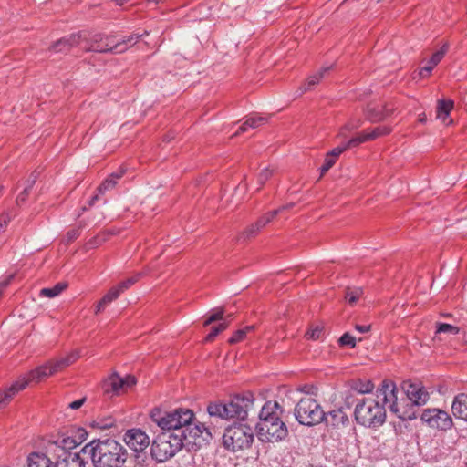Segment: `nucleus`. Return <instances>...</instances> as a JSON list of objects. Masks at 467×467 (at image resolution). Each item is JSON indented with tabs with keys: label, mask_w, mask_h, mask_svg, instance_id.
I'll return each mask as SVG.
<instances>
[{
	"label": "nucleus",
	"mask_w": 467,
	"mask_h": 467,
	"mask_svg": "<svg viewBox=\"0 0 467 467\" xmlns=\"http://www.w3.org/2000/svg\"><path fill=\"white\" fill-rule=\"evenodd\" d=\"M150 419L161 430L180 431L182 446L188 445L202 447L212 439L209 429L201 422H196L193 411L186 408H178L171 411L154 408L150 411Z\"/></svg>",
	"instance_id": "f257e3e1"
},
{
	"label": "nucleus",
	"mask_w": 467,
	"mask_h": 467,
	"mask_svg": "<svg viewBox=\"0 0 467 467\" xmlns=\"http://www.w3.org/2000/svg\"><path fill=\"white\" fill-rule=\"evenodd\" d=\"M384 403H389V410L402 420L416 419L415 406H420L427 402L428 392L417 384H410L406 389V398L398 399V389L391 380H383L380 389Z\"/></svg>",
	"instance_id": "f03ea898"
},
{
	"label": "nucleus",
	"mask_w": 467,
	"mask_h": 467,
	"mask_svg": "<svg viewBox=\"0 0 467 467\" xmlns=\"http://www.w3.org/2000/svg\"><path fill=\"white\" fill-rule=\"evenodd\" d=\"M79 355L78 352H71L66 357L51 359L43 365L36 367L26 374L20 377L9 388L0 390V408L8 404L12 398L20 390L26 389L30 383H39L47 378L61 371L65 368L74 363Z\"/></svg>",
	"instance_id": "7ed1b4c3"
},
{
	"label": "nucleus",
	"mask_w": 467,
	"mask_h": 467,
	"mask_svg": "<svg viewBox=\"0 0 467 467\" xmlns=\"http://www.w3.org/2000/svg\"><path fill=\"white\" fill-rule=\"evenodd\" d=\"M80 452L89 456L93 467H124L129 458L125 446L113 439H94Z\"/></svg>",
	"instance_id": "20e7f679"
},
{
	"label": "nucleus",
	"mask_w": 467,
	"mask_h": 467,
	"mask_svg": "<svg viewBox=\"0 0 467 467\" xmlns=\"http://www.w3.org/2000/svg\"><path fill=\"white\" fill-rule=\"evenodd\" d=\"M281 407L276 401H266L259 413L256 425L258 439L263 442H277L284 440L288 430L280 419Z\"/></svg>",
	"instance_id": "39448f33"
},
{
	"label": "nucleus",
	"mask_w": 467,
	"mask_h": 467,
	"mask_svg": "<svg viewBox=\"0 0 467 467\" xmlns=\"http://www.w3.org/2000/svg\"><path fill=\"white\" fill-rule=\"evenodd\" d=\"M254 398L251 392L237 394L232 397L228 402L214 401L207 406V412L211 417L222 420L238 419L245 420L248 411L254 405Z\"/></svg>",
	"instance_id": "423d86ee"
},
{
	"label": "nucleus",
	"mask_w": 467,
	"mask_h": 467,
	"mask_svg": "<svg viewBox=\"0 0 467 467\" xmlns=\"http://www.w3.org/2000/svg\"><path fill=\"white\" fill-rule=\"evenodd\" d=\"M377 390V397H381V401L372 398H362L358 400L354 410L356 421L367 428H378L386 421L385 405L389 407V403H384L383 395Z\"/></svg>",
	"instance_id": "0eeeda50"
},
{
	"label": "nucleus",
	"mask_w": 467,
	"mask_h": 467,
	"mask_svg": "<svg viewBox=\"0 0 467 467\" xmlns=\"http://www.w3.org/2000/svg\"><path fill=\"white\" fill-rule=\"evenodd\" d=\"M254 441V430L245 423H234L225 428L223 444L232 452L245 451L251 448Z\"/></svg>",
	"instance_id": "6e6552de"
},
{
	"label": "nucleus",
	"mask_w": 467,
	"mask_h": 467,
	"mask_svg": "<svg viewBox=\"0 0 467 467\" xmlns=\"http://www.w3.org/2000/svg\"><path fill=\"white\" fill-rule=\"evenodd\" d=\"M165 431L156 436L150 447L151 457L157 462L168 461L182 448V441L179 435L171 431Z\"/></svg>",
	"instance_id": "1a4fd4ad"
},
{
	"label": "nucleus",
	"mask_w": 467,
	"mask_h": 467,
	"mask_svg": "<svg viewBox=\"0 0 467 467\" xmlns=\"http://www.w3.org/2000/svg\"><path fill=\"white\" fill-rule=\"evenodd\" d=\"M294 415L301 425L314 426L323 422L325 411L316 399L305 396L296 403Z\"/></svg>",
	"instance_id": "9d476101"
},
{
	"label": "nucleus",
	"mask_w": 467,
	"mask_h": 467,
	"mask_svg": "<svg viewBox=\"0 0 467 467\" xmlns=\"http://www.w3.org/2000/svg\"><path fill=\"white\" fill-rule=\"evenodd\" d=\"M124 441L134 451L136 463L144 466L147 460L145 450L150 445L149 436L140 429H131L124 434Z\"/></svg>",
	"instance_id": "9b49d317"
},
{
	"label": "nucleus",
	"mask_w": 467,
	"mask_h": 467,
	"mask_svg": "<svg viewBox=\"0 0 467 467\" xmlns=\"http://www.w3.org/2000/svg\"><path fill=\"white\" fill-rule=\"evenodd\" d=\"M85 440L84 435L78 441L65 433L52 437L47 441V452L57 459H61L62 454H74L73 449H76Z\"/></svg>",
	"instance_id": "f8f14e48"
},
{
	"label": "nucleus",
	"mask_w": 467,
	"mask_h": 467,
	"mask_svg": "<svg viewBox=\"0 0 467 467\" xmlns=\"http://www.w3.org/2000/svg\"><path fill=\"white\" fill-rule=\"evenodd\" d=\"M120 44H115L114 36L95 34L89 41L86 40V45L82 47L85 51L88 52H99V53H114L118 54V51L121 49Z\"/></svg>",
	"instance_id": "ddd939ff"
},
{
	"label": "nucleus",
	"mask_w": 467,
	"mask_h": 467,
	"mask_svg": "<svg viewBox=\"0 0 467 467\" xmlns=\"http://www.w3.org/2000/svg\"><path fill=\"white\" fill-rule=\"evenodd\" d=\"M420 420L431 428L441 431L450 430L452 425V419L448 412L439 409H426L423 410Z\"/></svg>",
	"instance_id": "4468645a"
},
{
	"label": "nucleus",
	"mask_w": 467,
	"mask_h": 467,
	"mask_svg": "<svg viewBox=\"0 0 467 467\" xmlns=\"http://www.w3.org/2000/svg\"><path fill=\"white\" fill-rule=\"evenodd\" d=\"M82 44V34H71L70 36H65L56 41L49 49L56 53H67L74 47L80 46Z\"/></svg>",
	"instance_id": "2eb2a0df"
},
{
	"label": "nucleus",
	"mask_w": 467,
	"mask_h": 467,
	"mask_svg": "<svg viewBox=\"0 0 467 467\" xmlns=\"http://www.w3.org/2000/svg\"><path fill=\"white\" fill-rule=\"evenodd\" d=\"M327 426L334 429H342L349 424V419L342 408L330 410L325 413V420H323Z\"/></svg>",
	"instance_id": "dca6fc26"
},
{
	"label": "nucleus",
	"mask_w": 467,
	"mask_h": 467,
	"mask_svg": "<svg viewBox=\"0 0 467 467\" xmlns=\"http://www.w3.org/2000/svg\"><path fill=\"white\" fill-rule=\"evenodd\" d=\"M83 452L77 451L74 454H62L61 459H57L54 467H87L88 462L81 456Z\"/></svg>",
	"instance_id": "f3484780"
},
{
	"label": "nucleus",
	"mask_w": 467,
	"mask_h": 467,
	"mask_svg": "<svg viewBox=\"0 0 467 467\" xmlns=\"http://www.w3.org/2000/svg\"><path fill=\"white\" fill-rule=\"evenodd\" d=\"M126 169L119 167L118 171L109 175L97 188L99 194H104L108 191L113 190L118 184L119 181L123 177Z\"/></svg>",
	"instance_id": "a211bd4d"
},
{
	"label": "nucleus",
	"mask_w": 467,
	"mask_h": 467,
	"mask_svg": "<svg viewBox=\"0 0 467 467\" xmlns=\"http://www.w3.org/2000/svg\"><path fill=\"white\" fill-rule=\"evenodd\" d=\"M123 379L117 373H113L107 379L104 380L102 388L105 393L119 395L123 389Z\"/></svg>",
	"instance_id": "6ab92c4d"
},
{
	"label": "nucleus",
	"mask_w": 467,
	"mask_h": 467,
	"mask_svg": "<svg viewBox=\"0 0 467 467\" xmlns=\"http://www.w3.org/2000/svg\"><path fill=\"white\" fill-rule=\"evenodd\" d=\"M451 412L456 418L467 421V393H460L454 397Z\"/></svg>",
	"instance_id": "aec40b11"
},
{
	"label": "nucleus",
	"mask_w": 467,
	"mask_h": 467,
	"mask_svg": "<svg viewBox=\"0 0 467 467\" xmlns=\"http://www.w3.org/2000/svg\"><path fill=\"white\" fill-rule=\"evenodd\" d=\"M392 111V109H388L387 107L368 105L366 109V116L369 121L377 122L390 116Z\"/></svg>",
	"instance_id": "412c9836"
},
{
	"label": "nucleus",
	"mask_w": 467,
	"mask_h": 467,
	"mask_svg": "<svg viewBox=\"0 0 467 467\" xmlns=\"http://www.w3.org/2000/svg\"><path fill=\"white\" fill-rule=\"evenodd\" d=\"M392 129L389 126L382 125L375 127L371 130H365L361 133H358L360 140L362 143L376 140L379 137L386 136L391 132Z\"/></svg>",
	"instance_id": "4be33fe9"
},
{
	"label": "nucleus",
	"mask_w": 467,
	"mask_h": 467,
	"mask_svg": "<svg viewBox=\"0 0 467 467\" xmlns=\"http://www.w3.org/2000/svg\"><path fill=\"white\" fill-rule=\"evenodd\" d=\"M27 467H54V465L45 453L32 452L27 457Z\"/></svg>",
	"instance_id": "5701e85b"
},
{
	"label": "nucleus",
	"mask_w": 467,
	"mask_h": 467,
	"mask_svg": "<svg viewBox=\"0 0 467 467\" xmlns=\"http://www.w3.org/2000/svg\"><path fill=\"white\" fill-rule=\"evenodd\" d=\"M267 121L265 117L261 116H247L244 123L239 127L238 130L234 134L237 136L242 132H245L248 129H255Z\"/></svg>",
	"instance_id": "b1692460"
},
{
	"label": "nucleus",
	"mask_w": 467,
	"mask_h": 467,
	"mask_svg": "<svg viewBox=\"0 0 467 467\" xmlns=\"http://www.w3.org/2000/svg\"><path fill=\"white\" fill-rule=\"evenodd\" d=\"M329 68L330 67H322L318 72L310 76L307 78L306 82L304 85H302L301 87H299V88L297 90L298 96H301L307 90H311L316 85H317L319 83V81L322 79V78L324 77V74L327 70H329Z\"/></svg>",
	"instance_id": "393cba45"
},
{
	"label": "nucleus",
	"mask_w": 467,
	"mask_h": 467,
	"mask_svg": "<svg viewBox=\"0 0 467 467\" xmlns=\"http://www.w3.org/2000/svg\"><path fill=\"white\" fill-rule=\"evenodd\" d=\"M292 204L290 205H285V206H282L278 209H275V210H273L271 212H268L266 213H265L264 215H262L255 223L254 224L256 225V227H258V229L261 231L262 229H264L269 223H271L277 214H279L280 213H282L284 210H286L287 208L291 207Z\"/></svg>",
	"instance_id": "a878e982"
},
{
	"label": "nucleus",
	"mask_w": 467,
	"mask_h": 467,
	"mask_svg": "<svg viewBox=\"0 0 467 467\" xmlns=\"http://www.w3.org/2000/svg\"><path fill=\"white\" fill-rule=\"evenodd\" d=\"M452 108H453L452 100H444V99L438 100L437 110H436L437 118L445 120V119L449 116Z\"/></svg>",
	"instance_id": "bb28decb"
},
{
	"label": "nucleus",
	"mask_w": 467,
	"mask_h": 467,
	"mask_svg": "<svg viewBox=\"0 0 467 467\" xmlns=\"http://www.w3.org/2000/svg\"><path fill=\"white\" fill-rule=\"evenodd\" d=\"M67 287V283H57L53 287H46L40 290V296L53 298L58 296L62 291Z\"/></svg>",
	"instance_id": "cd10ccee"
},
{
	"label": "nucleus",
	"mask_w": 467,
	"mask_h": 467,
	"mask_svg": "<svg viewBox=\"0 0 467 467\" xmlns=\"http://www.w3.org/2000/svg\"><path fill=\"white\" fill-rule=\"evenodd\" d=\"M142 36L140 34H130V36L124 37L122 40L115 42V44H120V51H118V53H123L125 52L129 47L134 46Z\"/></svg>",
	"instance_id": "c85d7f7f"
},
{
	"label": "nucleus",
	"mask_w": 467,
	"mask_h": 467,
	"mask_svg": "<svg viewBox=\"0 0 467 467\" xmlns=\"http://www.w3.org/2000/svg\"><path fill=\"white\" fill-rule=\"evenodd\" d=\"M362 294L363 290L360 287H348L345 290V299L349 305L353 306L358 302Z\"/></svg>",
	"instance_id": "c756f323"
},
{
	"label": "nucleus",
	"mask_w": 467,
	"mask_h": 467,
	"mask_svg": "<svg viewBox=\"0 0 467 467\" xmlns=\"http://www.w3.org/2000/svg\"><path fill=\"white\" fill-rule=\"evenodd\" d=\"M254 327H255L254 325H251V326H246L244 328L236 330L233 334V336L228 339V342L230 344H236V343L241 342L242 340L244 339L247 333L253 331L254 329Z\"/></svg>",
	"instance_id": "7c9ffc66"
},
{
	"label": "nucleus",
	"mask_w": 467,
	"mask_h": 467,
	"mask_svg": "<svg viewBox=\"0 0 467 467\" xmlns=\"http://www.w3.org/2000/svg\"><path fill=\"white\" fill-rule=\"evenodd\" d=\"M273 173L274 170L269 167L263 169L257 175L256 183L258 186L254 189V192L260 191L264 184L273 176Z\"/></svg>",
	"instance_id": "2f4dec72"
},
{
	"label": "nucleus",
	"mask_w": 467,
	"mask_h": 467,
	"mask_svg": "<svg viewBox=\"0 0 467 467\" xmlns=\"http://www.w3.org/2000/svg\"><path fill=\"white\" fill-rule=\"evenodd\" d=\"M448 50H449V44L444 43L438 51H436L435 53L432 54V56L431 57L430 60H429V64H432V66H437L441 61V59L444 57V56L446 55Z\"/></svg>",
	"instance_id": "473e14b6"
},
{
	"label": "nucleus",
	"mask_w": 467,
	"mask_h": 467,
	"mask_svg": "<svg viewBox=\"0 0 467 467\" xmlns=\"http://www.w3.org/2000/svg\"><path fill=\"white\" fill-rule=\"evenodd\" d=\"M228 327V322L223 321L217 326L211 327L210 333L206 336L205 341H213L222 331L225 330Z\"/></svg>",
	"instance_id": "72a5a7b5"
},
{
	"label": "nucleus",
	"mask_w": 467,
	"mask_h": 467,
	"mask_svg": "<svg viewBox=\"0 0 467 467\" xmlns=\"http://www.w3.org/2000/svg\"><path fill=\"white\" fill-rule=\"evenodd\" d=\"M261 231L254 223L249 225L238 237L239 241H246L256 236Z\"/></svg>",
	"instance_id": "f704fd0d"
},
{
	"label": "nucleus",
	"mask_w": 467,
	"mask_h": 467,
	"mask_svg": "<svg viewBox=\"0 0 467 467\" xmlns=\"http://www.w3.org/2000/svg\"><path fill=\"white\" fill-rule=\"evenodd\" d=\"M140 276H141V274L138 273L135 275L119 282L117 285V286L119 287V289L120 290L121 293H124L131 285H133L135 283H137L140 280Z\"/></svg>",
	"instance_id": "c9c22d12"
},
{
	"label": "nucleus",
	"mask_w": 467,
	"mask_h": 467,
	"mask_svg": "<svg viewBox=\"0 0 467 467\" xmlns=\"http://www.w3.org/2000/svg\"><path fill=\"white\" fill-rule=\"evenodd\" d=\"M460 332V328L458 327L447 324V323H437L436 325V333H450L452 335H457Z\"/></svg>",
	"instance_id": "e433bc0d"
},
{
	"label": "nucleus",
	"mask_w": 467,
	"mask_h": 467,
	"mask_svg": "<svg viewBox=\"0 0 467 467\" xmlns=\"http://www.w3.org/2000/svg\"><path fill=\"white\" fill-rule=\"evenodd\" d=\"M362 143L360 140L358 134L349 139L348 141H344L340 143L337 148L341 149L342 153L348 149L356 148Z\"/></svg>",
	"instance_id": "4c0bfd02"
},
{
	"label": "nucleus",
	"mask_w": 467,
	"mask_h": 467,
	"mask_svg": "<svg viewBox=\"0 0 467 467\" xmlns=\"http://www.w3.org/2000/svg\"><path fill=\"white\" fill-rule=\"evenodd\" d=\"M324 335V327L320 325H317L309 328V330L306 333V337L307 339L317 340L320 339Z\"/></svg>",
	"instance_id": "58836bf2"
},
{
	"label": "nucleus",
	"mask_w": 467,
	"mask_h": 467,
	"mask_svg": "<svg viewBox=\"0 0 467 467\" xmlns=\"http://www.w3.org/2000/svg\"><path fill=\"white\" fill-rule=\"evenodd\" d=\"M340 347H348L354 348L356 347V338L348 332L344 333L338 339Z\"/></svg>",
	"instance_id": "ea45409f"
},
{
	"label": "nucleus",
	"mask_w": 467,
	"mask_h": 467,
	"mask_svg": "<svg viewBox=\"0 0 467 467\" xmlns=\"http://www.w3.org/2000/svg\"><path fill=\"white\" fill-rule=\"evenodd\" d=\"M115 420L113 418L109 417L103 420H96L93 421L92 426L99 430L109 429L114 426Z\"/></svg>",
	"instance_id": "a19ab883"
},
{
	"label": "nucleus",
	"mask_w": 467,
	"mask_h": 467,
	"mask_svg": "<svg viewBox=\"0 0 467 467\" xmlns=\"http://www.w3.org/2000/svg\"><path fill=\"white\" fill-rule=\"evenodd\" d=\"M359 393L365 394L369 393L374 389V384L370 380L366 382H359L355 388Z\"/></svg>",
	"instance_id": "79ce46f5"
},
{
	"label": "nucleus",
	"mask_w": 467,
	"mask_h": 467,
	"mask_svg": "<svg viewBox=\"0 0 467 467\" xmlns=\"http://www.w3.org/2000/svg\"><path fill=\"white\" fill-rule=\"evenodd\" d=\"M223 309H220L218 311H216L215 313H213V315H211L203 323V325L206 327V326H209L210 324H212L213 322H215V321H218V320H222L223 319Z\"/></svg>",
	"instance_id": "37998d69"
},
{
	"label": "nucleus",
	"mask_w": 467,
	"mask_h": 467,
	"mask_svg": "<svg viewBox=\"0 0 467 467\" xmlns=\"http://www.w3.org/2000/svg\"><path fill=\"white\" fill-rule=\"evenodd\" d=\"M31 189L27 186H25L24 190L22 191V192L17 196L16 198V204L17 205H22L23 203L26 202L28 195H29V192H30Z\"/></svg>",
	"instance_id": "c03bdc74"
},
{
	"label": "nucleus",
	"mask_w": 467,
	"mask_h": 467,
	"mask_svg": "<svg viewBox=\"0 0 467 467\" xmlns=\"http://www.w3.org/2000/svg\"><path fill=\"white\" fill-rule=\"evenodd\" d=\"M81 232V226H78L77 228H74L67 233V240L68 243L73 242L76 240L79 235Z\"/></svg>",
	"instance_id": "a18cd8bd"
},
{
	"label": "nucleus",
	"mask_w": 467,
	"mask_h": 467,
	"mask_svg": "<svg viewBox=\"0 0 467 467\" xmlns=\"http://www.w3.org/2000/svg\"><path fill=\"white\" fill-rule=\"evenodd\" d=\"M122 379L124 382L123 383L124 390L129 388H131L132 386L136 385V383H137L136 378L134 376L128 375L125 378H122Z\"/></svg>",
	"instance_id": "49530a36"
},
{
	"label": "nucleus",
	"mask_w": 467,
	"mask_h": 467,
	"mask_svg": "<svg viewBox=\"0 0 467 467\" xmlns=\"http://www.w3.org/2000/svg\"><path fill=\"white\" fill-rule=\"evenodd\" d=\"M121 294L122 293L120 292L117 285L111 287L107 293V295L109 296L114 300H116Z\"/></svg>",
	"instance_id": "de8ad7c7"
},
{
	"label": "nucleus",
	"mask_w": 467,
	"mask_h": 467,
	"mask_svg": "<svg viewBox=\"0 0 467 467\" xmlns=\"http://www.w3.org/2000/svg\"><path fill=\"white\" fill-rule=\"evenodd\" d=\"M359 126H360V121H359V120H358V121H357L356 123H348V124H346V125L342 128V130H341V131H340L339 135H340V136H344V130H353V129H357V128H358Z\"/></svg>",
	"instance_id": "09e8293b"
},
{
	"label": "nucleus",
	"mask_w": 467,
	"mask_h": 467,
	"mask_svg": "<svg viewBox=\"0 0 467 467\" xmlns=\"http://www.w3.org/2000/svg\"><path fill=\"white\" fill-rule=\"evenodd\" d=\"M9 221L10 218L8 214L0 215V233L5 229Z\"/></svg>",
	"instance_id": "8fccbe9b"
},
{
	"label": "nucleus",
	"mask_w": 467,
	"mask_h": 467,
	"mask_svg": "<svg viewBox=\"0 0 467 467\" xmlns=\"http://www.w3.org/2000/svg\"><path fill=\"white\" fill-rule=\"evenodd\" d=\"M86 401V398H81L69 403L68 408L72 410L79 409Z\"/></svg>",
	"instance_id": "3c124183"
},
{
	"label": "nucleus",
	"mask_w": 467,
	"mask_h": 467,
	"mask_svg": "<svg viewBox=\"0 0 467 467\" xmlns=\"http://www.w3.org/2000/svg\"><path fill=\"white\" fill-rule=\"evenodd\" d=\"M431 67H422L419 71V75L420 78H427L431 74Z\"/></svg>",
	"instance_id": "603ef678"
},
{
	"label": "nucleus",
	"mask_w": 467,
	"mask_h": 467,
	"mask_svg": "<svg viewBox=\"0 0 467 467\" xmlns=\"http://www.w3.org/2000/svg\"><path fill=\"white\" fill-rule=\"evenodd\" d=\"M371 326L370 325H356L355 329L358 331L359 333H368L370 331Z\"/></svg>",
	"instance_id": "864d4df0"
},
{
	"label": "nucleus",
	"mask_w": 467,
	"mask_h": 467,
	"mask_svg": "<svg viewBox=\"0 0 467 467\" xmlns=\"http://www.w3.org/2000/svg\"><path fill=\"white\" fill-rule=\"evenodd\" d=\"M336 161H337L335 159H333V157L327 154L323 164H325L329 169H331L334 166V164L336 163Z\"/></svg>",
	"instance_id": "5fc2aeb1"
},
{
	"label": "nucleus",
	"mask_w": 467,
	"mask_h": 467,
	"mask_svg": "<svg viewBox=\"0 0 467 467\" xmlns=\"http://www.w3.org/2000/svg\"><path fill=\"white\" fill-rule=\"evenodd\" d=\"M36 179H37V174H36V172H33V173L29 176V178H28V180H27V182H26V186H27V187H29L30 189H32V188H33V186H34V184H35V182H36Z\"/></svg>",
	"instance_id": "6e6d98bb"
},
{
	"label": "nucleus",
	"mask_w": 467,
	"mask_h": 467,
	"mask_svg": "<svg viewBox=\"0 0 467 467\" xmlns=\"http://www.w3.org/2000/svg\"><path fill=\"white\" fill-rule=\"evenodd\" d=\"M341 149H338L337 147L334 148L330 151H328L327 154L333 157L337 161V159L339 157L340 154H342Z\"/></svg>",
	"instance_id": "4d7b16f0"
},
{
	"label": "nucleus",
	"mask_w": 467,
	"mask_h": 467,
	"mask_svg": "<svg viewBox=\"0 0 467 467\" xmlns=\"http://www.w3.org/2000/svg\"><path fill=\"white\" fill-rule=\"evenodd\" d=\"M107 305H105L104 303H102V300L100 299L98 303H97V306H96V308H95V314L98 315L99 313H100L101 311L104 310V308L106 307Z\"/></svg>",
	"instance_id": "13d9d810"
},
{
	"label": "nucleus",
	"mask_w": 467,
	"mask_h": 467,
	"mask_svg": "<svg viewBox=\"0 0 467 467\" xmlns=\"http://www.w3.org/2000/svg\"><path fill=\"white\" fill-rule=\"evenodd\" d=\"M102 300V303H104L105 305H109V303H111L112 301H114L113 298H111L109 296H108L107 294L101 298Z\"/></svg>",
	"instance_id": "bf43d9fd"
},
{
	"label": "nucleus",
	"mask_w": 467,
	"mask_h": 467,
	"mask_svg": "<svg viewBox=\"0 0 467 467\" xmlns=\"http://www.w3.org/2000/svg\"><path fill=\"white\" fill-rule=\"evenodd\" d=\"M99 195H100V194L98 192V193H97V194H95L93 197H91V199L88 201V205H89L90 207H91V206H93V205L95 204V202H96L97 200H99Z\"/></svg>",
	"instance_id": "052dcab7"
},
{
	"label": "nucleus",
	"mask_w": 467,
	"mask_h": 467,
	"mask_svg": "<svg viewBox=\"0 0 467 467\" xmlns=\"http://www.w3.org/2000/svg\"><path fill=\"white\" fill-rule=\"evenodd\" d=\"M330 169L326 166L325 164H323L321 167H320V175L323 176L326 172H327Z\"/></svg>",
	"instance_id": "680f3d73"
},
{
	"label": "nucleus",
	"mask_w": 467,
	"mask_h": 467,
	"mask_svg": "<svg viewBox=\"0 0 467 467\" xmlns=\"http://www.w3.org/2000/svg\"><path fill=\"white\" fill-rule=\"evenodd\" d=\"M427 120V117H426V114L425 113H422L419 116V121L420 123H425Z\"/></svg>",
	"instance_id": "e2e57ef3"
},
{
	"label": "nucleus",
	"mask_w": 467,
	"mask_h": 467,
	"mask_svg": "<svg viewBox=\"0 0 467 467\" xmlns=\"http://www.w3.org/2000/svg\"><path fill=\"white\" fill-rule=\"evenodd\" d=\"M104 240H105V238H104V237H102V236H97V237H95V238H94V243H95L96 244H100L102 241H104Z\"/></svg>",
	"instance_id": "0e129e2a"
},
{
	"label": "nucleus",
	"mask_w": 467,
	"mask_h": 467,
	"mask_svg": "<svg viewBox=\"0 0 467 467\" xmlns=\"http://www.w3.org/2000/svg\"><path fill=\"white\" fill-rule=\"evenodd\" d=\"M172 139H173V137H172V136H170V135H166V136L164 137V140H166V141H170V140H171Z\"/></svg>",
	"instance_id": "69168bd1"
},
{
	"label": "nucleus",
	"mask_w": 467,
	"mask_h": 467,
	"mask_svg": "<svg viewBox=\"0 0 467 467\" xmlns=\"http://www.w3.org/2000/svg\"><path fill=\"white\" fill-rule=\"evenodd\" d=\"M425 67H431V70H433V68L436 67V66H432V64H429V62L427 63V65Z\"/></svg>",
	"instance_id": "338daca9"
},
{
	"label": "nucleus",
	"mask_w": 467,
	"mask_h": 467,
	"mask_svg": "<svg viewBox=\"0 0 467 467\" xmlns=\"http://www.w3.org/2000/svg\"><path fill=\"white\" fill-rule=\"evenodd\" d=\"M6 285H7V282L3 284V286H6Z\"/></svg>",
	"instance_id": "774afa93"
}]
</instances>
